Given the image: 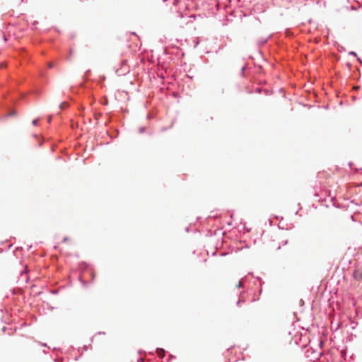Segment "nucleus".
<instances>
[{"label": "nucleus", "instance_id": "obj_1", "mask_svg": "<svg viewBox=\"0 0 362 362\" xmlns=\"http://www.w3.org/2000/svg\"><path fill=\"white\" fill-rule=\"evenodd\" d=\"M354 277L356 280H358V281L362 280V271H359V270L355 271L354 273Z\"/></svg>", "mask_w": 362, "mask_h": 362}, {"label": "nucleus", "instance_id": "obj_2", "mask_svg": "<svg viewBox=\"0 0 362 362\" xmlns=\"http://www.w3.org/2000/svg\"><path fill=\"white\" fill-rule=\"evenodd\" d=\"M67 106H68V103L64 102V103H61L60 108L63 109V108H64V107H66Z\"/></svg>", "mask_w": 362, "mask_h": 362}, {"label": "nucleus", "instance_id": "obj_3", "mask_svg": "<svg viewBox=\"0 0 362 362\" xmlns=\"http://www.w3.org/2000/svg\"><path fill=\"white\" fill-rule=\"evenodd\" d=\"M158 355L161 357H163L164 356V351L163 349H160L158 351Z\"/></svg>", "mask_w": 362, "mask_h": 362}, {"label": "nucleus", "instance_id": "obj_4", "mask_svg": "<svg viewBox=\"0 0 362 362\" xmlns=\"http://www.w3.org/2000/svg\"><path fill=\"white\" fill-rule=\"evenodd\" d=\"M37 123V119H35V120L33 121V125H36Z\"/></svg>", "mask_w": 362, "mask_h": 362}, {"label": "nucleus", "instance_id": "obj_5", "mask_svg": "<svg viewBox=\"0 0 362 362\" xmlns=\"http://www.w3.org/2000/svg\"><path fill=\"white\" fill-rule=\"evenodd\" d=\"M350 54H352V55L356 56V54L355 52H350Z\"/></svg>", "mask_w": 362, "mask_h": 362}, {"label": "nucleus", "instance_id": "obj_6", "mask_svg": "<svg viewBox=\"0 0 362 362\" xmlns=\"http://www.w3.org/2000/svg\"><path fill=\"white\" fill-rule=\"evenodd\" d=\"M48 66H49V67H50V68H51V67H52L53 64H52V63H49V64H48Z\"/></svg>", "mask_w": 362, "mask_h": 362}, {"label": "nucleus", "instance_id": "obj_7", "mask_svg": "<svg viewBox=\"0 0 362 362\" xmlns=\"http://www.w3.org/2000/svg\"><path fill=\"white\" fill-rule=\"evenodd\" d=\"M48 121H49V122H50V121H51V117H49V118H48Z\"/></svg>", "mask_w": 362, "mask_h": 362}, {"label": "nucleus", "instance_id": "obj_8", "mask_svg": "<svg viewBox=\"0 0 362 362\" xmlns=\"http://www.w3.org/2000/svg\"><path fill=\"white\" fill-rule=\"evenodd\" d=\"M361 185H362V183H361Z\"/></svg>", "mask_w": 362, "mask_h": 362}]
</instances>
